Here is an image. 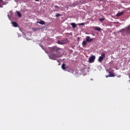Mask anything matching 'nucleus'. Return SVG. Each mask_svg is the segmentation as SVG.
<instances>
[{
  "instance_id": "7",
  "label": "nucleus",
  "mask_w": 130,
  "mask_h": 130,
  "mask_svg": "<svg viewBox=\"0 0 130 130\" xmlns=\"http://www.w3.org/2000/svg\"><path fill=\"white\" fill-rule=\"evenodd\" d=\"M126 29H127V30H126L127 34H128L129 35H130V25L126 27Z\"/></svg>"
},
{
  "instance_id": "8",
  "label": "nucleus",
  "mask_w": 130,
  "mask_h": 130,
  "mask_svg": "<svg viewBox=\"0 0 130 130\" xmlns=\"http://www.w3.org/2000/svg\"><path fill=\"white\" fill-rule=\"evenodd\" d=\"M94 30L95 31H101L102 30V29H101V28L96 26V27H94Z\"/></svg>"
},
{
  "instance_id": "18",
  "label": "nucleus",
  "mask_w": 130,
  "mask_h": 130,
  "mask_svg": "<svg viewBox=\"0 0 130 130\" xmlns=\"http://www.w3.org/2000/svg\"><path fill=\"white\" fill-rule=\"evenodd\" d=\"M55 9H56V10H59V9H60V8H59V7L57 6H54Z\"/></svg>"
},
{
  "instance_id": "17",
  "label": "nucleus",
  "mask_w": 130,
  "mask_h": 130,
  "mask_svg": "<svg viewBox=\"0 0 130 130\" xmlns=\"http://www.w3.org/2000/svg\"><path fill=\"white\" fill-rule=\"evenodd\" d=\"M104 20H105V18H100L99 19V21H100V22H103V21H104Z\"/></svg>"
},
{
  "instance_id": "12",
  "label": "nucleus",
  "mask_w": 130,
  "mask_h": 130,
  "mask_svg": "<svg viewBox=\"0 0 130 130\" xmlns=\"http://www.w3.org/2000/svg\"><path fill=\"white\" fill-rule=\"evenodd\" d=\"M16 12L19 18H21V17H22V15L21 14V13H20L19 11H16Z\"/></svg>"
},
{
  "instance_id": "2",
  "label": "nucleus",
  "mask_w": 130,
  "mask_h": 130,
  "mask_svg": "<svg viewBox=\"0 0 130 130\" xmlns=\"http://www.w3.org/2000/svg\"><path fill=\"white\" fill-rule=\"evenodd\" d=\"M105 57V54L104 53H102L101 56H100L99 58L98 61L99 62H102V60H103V58Z\"/></svg>"
},
{
  "instance_id": "13",
  "label": "nucleus",
  "mask_w": 130,
  "mask_h": 130,
  "mask_svg": "<svg viewBox=\"0 0 130 130\" xmlns=\"http://www.w3.org/2000/svg\"><path fill=\"white\" fill-rule=\"evenodd\" d=\"M86 45H87V42H86V41H83L82 42V46H86Z\"/></svg>"
},
{
  "instance_id": "16",
  "label": "nucleus",
  "mask_w": 130,
  "mask_h": 130,
  "mask_svg": "<svg viewBox=\"0 0 130 130\" xmlns=\"http://www.w3.org/2000/svg\"><path fill=\"white\" fill-rule=\"evenodd\" d=\"M109 74H110V77H114V74L113 73H111V72H109Z\"/></svg>"
},
{
  "instance_id": "23",
  "label": "nucleus",
  "mask_w": 130,
  "mask_h": 130,
  "mask_svg": "<svg viewBox=\"0 0 130 130\" xmlns=\"http://www.w3.org/2000/svg\"><path fill=\"white\" fill-rule=\"evenodd\" d=\"M5 1H8V0H5Z\"/></svg>"
},
{
  "instance_id": "15",
  "label": "nucleus",
  "mask_w": 130,
  "mask_h": 130,
  "mask_svg": "<svg viewBox=\"0 0 130 130\" xmlns=\"http://www.w3.org/2000/svg\"><path fill=\"white\" fill-rule=\"evenodd\" d=\"M0 5H5V2H4V0H0Z\"/></svg>"
},
{
  "instance_id": "20",
  "label": "nucleus",
  "mask_w": 130,
  "mask_h": 130,
  "mask_svg": "<svg viewBox=\"0 0 130 130\" xmlns=\"http://www.w3.org/2000/svg\"><path fill=\"white\" fill-rule=\"evenodd\" d=\"M60 16V14L59 13H57L55 15V17H59Z\"/></svg>"
},
{
  "instance_id": "9",
  "label": "nucleus",
  "mask_w": 130,
  "mask_h": 130,
  "mask_svg": "<svg viewBox=\"0 0 130 130\" xmlns=\"http://www.w3.org/2000/svg\"><path fill=\"white\" fill-rule=\"evenodd\" d=\"M12 24L13 27H18V23H17V22H12Z\"/></svg>"
},
{
  "instance_id": "14",
  "label": "nucleus",
  "mask_w": 130,
  "mask_h": 130,
  "mask_svg": "<svg viewBox=\"0 0 130 130\" xmlns=\"http://www.w3.org/2000/svg\"><path fill=\"white\" fill-rule=\"evenodd\" d=\"M61 68L63 69V70H66V64L65 63H63L61 66Z\"/></svg>"
},
{
  "instance_id": "10",
  "label": "nucleus",
  "mask_w": 130,
  "mask_h": 130,
  "mask_svg": "<svg viewBox=\"0 0 130 130\" xmlns=\"http://www.w3.org/2000/svg\"><path fill=\"white\" fill-rule=\"evenodd\" d=\"M70 25H71V26H72V27H73L74 29H75V28H76V27H77V24H76V23H71L70 24Z\"/></svg>"
},
{
  "instance_id": "21",
  "label": "nucleus",
  "mask_w": 130,
  "mask_h": 130,
  "mask_svg": "<svg viewBox=\"0 0 130 130\" xmlns=\"http://www.w3.org/2000/svg\"><path fill=\"white\" fill-rule=\"evenodd\" d=\"M36 2H39L40 0H35Z\"/></svg>"
},
{
  "instance_id": "19",
  "label": "nucleus",
  "mask_w": 130,
  "mask_h": 130,
  "mask_svg": "<svg viewBox=\"0 0 130 130\" xmlns=\"http://www.w3.org/2000/svg\"><path fill=\"white\" fill-rule=\"evenodd\" d=\"M78 25L79 26H84V25H85V23H81L78 24Z\"/></svg>"
},
{
  "instance_id": "6",
  "label": "nucleus",
  "mask_w": 130,
  "mask_h": 130,
  "mask_svg": "<svg viewBox=\"0 0 130 130\" xmlns=\"http://www.w3.org/2000/svg\"><path fill=\"white\" fill-rule=\"evenodd\" d=\"M38 24H41V25H45V22L43 20H40V21H37Z\"/></svg>"
},
{
  "instance_id": "11",
  "label": "nucleus",
  "mask_w": 130,
  "mask_h": 130,
  "mask_svg": "<svg viewBox=\"0 0 130 130\" xmlns=\"http://www.w3.org/2000/svg\"><path fill=\"white\" fill-rule=\"evenodd\" d=\"M124 12H121L120 13H118L117 14L116 16L117 17H120V16H121L122 15H123Z\"/></svg>"
},
{
  "instance_id": "3",
  "label": "nucleus",
  "mask_w": 130,
  "mask_h": 130,
  "mask_svg": "<svg viewBox=\"0 0 130 130\" xmlns=\"http://www.w3.org/2000/svg\"><path fill=\"white\" fill-rule=\"evenodd\" d=\"M66 42H67V40H63L58 41L57 43L58 44H60L62 45L63 44H66Z\"/></svg>"
},
{
  "instance_id": "1",
  "label": "nucleus",
  "mask_w": 130,
  "mask_h": 130,
  "mask_svg": "<svg viewBox=\"0 0 130 130\" xmlns=\"http://www.w3.org/2000/svg\"><path fill=\"white\" fill-rule=\"evenodd\" d=\"M63 51L62 49L58 48L56 46L52 47L50 51L49 58L55 60L56 58L61 57L62 56L61 53H62Z\"/></svg>"
},
{
  "instance_id": "5",
  "label": "nucleus",
  "mask_w": 130,
  "mask_h": 130,
  "mask_svg": "<svg viewBox=\"0 0 130 130\" xmlns=\"http://www.w3.org/2000/svg\"><path fill=\"white\" fill-rule=\"evenodd\" d=\"M86 42H92L93 41V39L90 38V37L87 36L86 37Z\"/></svg>"
},
{
  "instance_id": "4",
  "label": "nucleus",
  "mask_w": 130,
  "mask_h": 130,
  "mask_svg": "<svg viewBox=\"0 0 130 130\" xmlns=\"http://www.w3.org/2000/svg\"><path fill=\"white\" fill-rule=\"evenodd\" d=\"M95 56H90L89 58V62H93L95 60Z\"/></svg>"
},
{
  "instance_id": "22",
  "label": "nucleus",
  "mask_w": 130,
  "mask_h": 130,
  "mask_svg": "<svg viewBox=\"0 0 130 130\" xmlns=\"http://www.w3.org/2000/svg\"><path fill=\"white\" fill-rule=\"evenodd\" d=\"M0 8H3V6L0 5Z\"/></svg>"
}]
</instances>
